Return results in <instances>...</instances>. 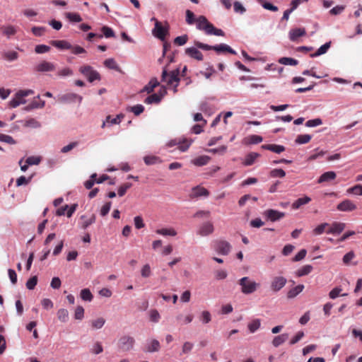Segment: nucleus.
Wrapping results in <instances>:
<instances>
[{
  "instance_id": "nucleus-1",
  "label": "nucleus",
  "mask_w": 362,
  "mask_h": 362,
  "mask_svg": "<svg viewBox=\"0 0 362 362\" xmlns=\"http://www.w3.org/2000/svg\"><path fill=\"white\" fill-rule=\"evenodd\" d=\"M197 29L204 31V33L209 35H224V32L221 29L215 28L212 23L209 22L204 16H199V19L197 20Z\"/></svg>"
},
{
  "instance_id": "nucleus-2",
  "label": "nucleus",
  "mask_w": 362,
  "mask_h": 362,
  "mask_svg": "<svg viewBox=\"0 0 362 362\" xmlns=\"http://www.w3.org/2000/svg\"><path fill=\"white\" fill-rule=\"evenodd\" d=\"M179 74L180 70L178 69L168 73L165 67L162 71V81L165 82L168 86L173 87L175 93L177 92V87L180 82Z\"/></svg>"
},
{
  "instance_id": "nucleus-3",
  "label": "nucleus",
  "mask_w": 362,
  "mask_h": 362,
  "mask_svg": "<svg viewBox=\"0 0 362 362\" xmlns=\"http://www.w3.org/2000/svg\"><path fill=\"white\" fill-rule=\"evenodd\" d=\"M194 45L203 50H214L217 53L227 52L232 54H236V52L234 49H233L229 45L223 43L216 45H209L207 44H204L199 41L195 40L194 42Z\"/></svg>"
},
{
  "instance_id": "nucleus-4",
  "label": "nucleus",
  "mask_w": 362,
  "mask_h": 362,
  "mask_svg": "<svg viewBox=\"0 0 362 362\" xmlns=\"http://www.w3.org/2000/svg\"><path fill=\"white\" fill-rule=\"evenodd\" d=\"M34 94V90L31 89L20 90L14 95L13 98L9 102L11 107H16L21 104L25 103V98Z\"/></svg>"
},
{
  "instance_id": "nucleus-5",
  "label": "nucleus",
  "mask_w": 362,
  "mask_h": 362,
  "mask_svg": "<svg viewBox=\"0 0 362 362\" xmlns=\"http://www.w3.org/2000/svg\"><path fill=\"white\" fill-rule=\"evenodd\" d=\"M238 284L241 286V291L244 294H250L254 293L259 286V284L252 281L247 276L241 278L239 280Z\"/></svg>"
},
{
  "instance_id": "nucleus-6",
  "label": "nucleus",
  "mask_w": 362,
  "mask_h": 362,
  "mask_svg": "<svg viewBox=\"0 0 362 362\" xmlns=\"http://www.w3.org/2000/svg\"><path fill=\"white\" fill-rule=\"evenodd\" d=\"M192 143V139H188L186 138H175L174 139L170 140L167 143L166 146L168 147H173L175 146H177V148L182 151L185 152L188 150L189 146Z\"/></svg>"
},
{
  "instance_id": "nucleus-7",
  "label": "nucleus",
  "mask_w": 362,
  "mask_h": 362,
  "mask_svg": "<svg viewBox=\"0 0 362 362\" xmlns=\"http://www.w3.org/2000/svg\"><path fill=\"white\" fill-rule=\"evenodd\" d=\"M55 69L56 65L46 60L40 62L33 68V71L37 73L51 72L55 71Z\"/></svg>"
},
{
  "instance_id": "nucleus-8",
  "label": "nucleus",
  "mask_w": 362,
  "mask_h": 362,
  "mask_svg": "<svg viewBox=\"0 0 362 362\" xmlns=\"http://www.w3.org/2000/svg\"><path fill=\"white\" fill-rule=\"evenodd\" d=\"M82 97L73 93H67L58 96L57 101L61 103H80Z\"/></svg>"
},
{
  "instance_id": "nucleus-9",
  "label": "nucleus",
  "mask_w": 362,
  "mask_h": 362,
  "mask_svg": "<svg viewBox=\"0 0 362 362\" xmlns=\"http://www.w3.org/2000/svg\"><path fill=\"white\" fill-rule=\"evenodd\" d=\"M287 280L285 277L281 276H274L270 284L271 290L273 292H278L286 284Z\"/></svg>"
},
{
  "instance_id": "nucleus-10",
  "label": "nucleus",
  "mask_w": 362,
  "mask_h": 362,
  "mask_svg": "<svg viewBox=\"0 0 362 362\" xmlns=\"http://www.w3.org/2000/svg\"><path fill=\"white\" fill-rule=\"evenodd\" d=\"M166 93V90L164 86L161 87L159 93H153L148 95L145 100L144 103L146 104L151 105V104H158L160 102L162 98Z\"/></svg>"
},
{
  "instance_id": "nucleus-11",
  "label": "nucleus",
  "mask_w": 362,
  "mask_h": 362,
  "mask_svg": "<svg viewBox=\"0 0 362 362\" xmlns=\"http://www.w3.org/2000/svg\"><path fill=\"white\" fill-rule=\"evenodd\" d=\"M152 33L156 37L161 40H164L165 35L168 33V29L163 26L161 23L158 21H156L155 26L152 30Z\"/></svg>"
},
{
  "instance_id": "nucleus-12",
  "label": "nucleus",
  "mask_w": 362,
  "mask_h": 362,
  "mask_svg": "<svg viewBox=\"0 0 362 362\" xmlns=\"http://www.w3.org/2000/svg\"><path fill=\"white\" fill-rule=\"evenodd\" d=\"M134 339L129 336H123L119 340V347L123 351H129L134 344Z\"/></svg>"
},
{
  "instance_id": "nucleus-13",
  "label": "nucleus",
  "mask_w": 362,
  "mask_h": 362,
  "mask_svg": "<svg viewBox=\"0 0 362 362\" xmlns=\"http://www.w3.org/2000/svg\"><path fill=\"white\" fill-rule=\"evenodd\" d=\"M214 248L219 254L226 255L229 253L231 246L227 241L218 240L216 242Z\"/></svg>"
},
{
  "instance_id": "nucleus-14",
  "label": "nucleus",
  "mask_w": 362,
  "mask_h": 362,
  "mask_svg": "<svg viewBox=\"0 0 362 362\" xmlns=\"http://www.w3.org/2000/svg\"><path fill=\"white\" fill-rule=\"evenodd\" d=\"M199 47H197L195 45L194 47H190L185 49V54L197 61H202L204 57L202 53L199 50Z\"/></svg>"
},
{
  "instance_id": "nucleus-15",
  "label": "nucleus",
  "mask_w": 362,
  "mask_h": 362,
  "mask_svg": "<svg viewBox=\"0 0 362 362\" xmlns=\"http://www.w3.org/2000/svg\"><path fill=\"white\" fill-rule=\"evenodd\" d=\"M264 216L271 221H276L285 216V213L274 209H268L264 211Z\"/></svg>"
},
{
  "instance_id": "nucleus-16",
  "label": "nucleus",
  "mask_w": 362,
  "mask_h": 362,
  "mask_svg": "<svg viewBox=\"0 0 362 362\" xmlns=\"http://www.w3.org/2000/svg\"><path fill=\"white\" fill-rule=\"evenodd\" d=\"M345 223L339 222H333L329 225V228L326 230L328 234H339L345 228Z\"/></svg>"
},
{
  "instance_id": "nucleus-17",
  "label": "nucleus",
  "mask_w": 362,
  "mask_h": 362,
  "mask_svg": "<svg viewBox=\"0 0 362 362\" xmlns=\"http://www.w3.org/2000/svg\"><path fill=\"white\" fill-rule=\"evenodd\" d=\"M337 208L341 211H351L356 209V206L352 201L346 199L339 203Z\"/></svg>"
},
{
  "instance_id": "nucleus-18",
  "label": "nucleus",
  "mask_w": 362,
  "mask_h": 362,
  "mask_svg": "<svg viewBox=\"0 0 362 362\" xmlns=\"http://www.w3.org/2000/svg\"><path fill=\"white\" fill-rule=\"evenodd\" d=\"M214 232V226L210 222H206L203 223L198 231V234L202 236H206L211 234Z\"/></svg>"
},
{
  "instance_id": "nucleus-19",
  "label": "nucleus",
  "mask_w": 362,
  "mask_h": 362,
  "mask_svg": "<svg viewBox=\"0 0 362 362\" xmlns=\"http://www.w3.org/2000/svg\"><path fill=\"white\" fill-rule=\"evenodd\" d=\"M305 30L303 28L291 29L288 33L289 39L291 41L295 42L298 40V37L305 35Z\"/></svg>"
},
{
  "instance_id": "nucleus-20",
  "label": "nucleus",
  "mask_w": 362,
  "mask_h": 362,
  "mask_svg": "<svg viewBox=\"0 0 362 362\" xmlns=\"http://www.w3.org/2000/svg\"><path fill=\"white\" fill-rule=\"evenodd\" d=\"M209 194V192L204 187L197 186L192 188V192L190 195L192 198L199 197H207Z\"/></svg>"
},
{
  "instance_id": "nucleus-21",
  "label": "nucleus",
  "mask_w": 362,
  "mask_h": 362,
  "mask_svg": "<svg viewBox=\"0 0 362 362\" xmlns=\"http://www.w3.org/2000/svg\"><path fill=\"white\" fill-rule=\"evenodd\" d=\"M159 86V82L156 78H153L151 81L146 84L144 88L141 90V92H146L147 93H151L153 92L154 88Z\"/></svg>"
},
{
  "instance_id": "nucleus-22",
  "label": "nucleus",
  "mask_w": 362,
  "mask_h": 362,
  "mask_svg": "<svg viewBox=\"0 0 362 362\" xmlns=\"http://www.w3.org/2000/svg\"><path fill=\"white\" fill-rule=\"evenodd\" d=\"M262 148L269 150L276 153H281L285 151V147L284 146L277 144H264L262 146Z\"/></svg>"
},
{
  "instance_id": "nucleus-23",
  "label": "nucleus",
  "mask_w": 362,
  "mask_h": 362,
  "mask_svg": "<svg viewBox=\"0 0 362 362\" xmlns=\"http://www.w3.org/2000/svg\"><path fill=\"white\" fill-rule=\"evenodd\" d=\"M337 175L334 171H328L323 173L317 180L318 183H322L325 182H329L336 178Z\"/></svg>"
},
{
  "instance_id": "nucleus-24",
  "label": "nucleus",
  "mask_w": 362,
  "mask_h": 362,
  "mask_svg": "<svg viewBox=\"0 0 362 362\" xmlns=\"http://www.w3.org/2000/svg\"><path fill=\"white\" fill-rule=\"evenodd\" d=\"M50 44L60 49H69L71 48V45L66 40H52Z\"/></svg>"
},
{
  "instance_id": "nucleus-25",
  "label": "nucleus",
  "mask_w": 362,
  "mask_h": 362,
  "mask_svg": "<svg viewBox=\"0 0 362 362\" xmlns=\"http://www.w3.org/2000/svg\"><path fill=\"white\" fill-rule=\"evenodd\" d=\"M260 156V154L255 152L248 153L243 161V165L246 166L252 165L255 160Z\"/></svg>"
},
{
  "instance_id": "nucleus-26",
  "label": "nucleus",
  "mask_w": 362,
  "mask_h": 362,
  "mask_svg": "<svg viewBox=\"0 0 362 362\" xmlns=\"http://www.w3.org/2000/svg\"><path fill=\"white\" fill-rule=\"evenodd\" d=\"M45 106V101L40 96L34 98L33 100L28 105V110L42 108Z\"/></svg>"
},
{
  "instance_id": "nucleus-27",
  "label": "nucleus",
  "mask_w": 362,
  "mask_h": 362,
  "mask_svg": "<svg viewBox=\"0 0 362 362\" xmlns=\"http://www.w3.org/2000/svg\"><path fill=\"white\" fill-rule=\"evenodd\" d=\"M211 160L208 156H200L192 160V163L197 166H203L206 165Z\"/></svg>"
},
{
  "instance_id": "nucleus-28",
  "label": "nucleus",
  "mask_w": 362,
  "mask_h": 362,
  "mask_svg": "<svg viewBox=\"0 0 362 362\" xmlns=\"http://www.w3.org/2000/svg\"><path fill=\"white\" fill-rule=\"evenodd\" d=\"M194 318L193 315L189 314L186 316H184L182 314H179L176 316V320L177 323L180 325H186L190 323Z\"/></svg>"
},
{
  "instance_id": "nucleus-29",
  "label": "nucleus",
  "mask_w": 362,
  "mask_h": 362,
  "mask_svg": "<svg viewBox=\"0 0 362 362\" xmlns=\"http://www.w3.org/2000/svg\"><path fill=\"white\" fill-rule=\"evenodd\" d=\"M160 348V342L157 339H152L145 348L146 352H156Z\"/></svg>"
},
{
  "instance_id": "nucleus-30",
  "label": "nucleus",
  "mask_w": 362,
  "mask_h": 362,
  "mask_svg": "<svg viewBox=\"0 0 362 362\" xmlns=\"http://www.w3.org/2000/svg\"><path fill=\"white\" fill-rule=\"evenodd\" d=\"M123 117L124 115H116V117L114 118H112L111 115H108L106 121L103 122L102 127H104L107 124H119Z\"/></svg>"
},
{
  "instance_id": "nucleus-31",
  "label": "nucleus",
  "mask_w": 362,
  "mask_h": 362,
  "mask_svg": "<svg viewBox=\"0 0 362 362\" xmlns=\"http://www.w3.org/2000/svg\"><path fill=\"white\" fill-rule=\"evenodd\" d=\"M304 289V286L303 284H300L296 286V287L290 289L287 293L288 298H293L297 296L300 293L303 291Z\"/></svg>"
},
{
  "instance_id": "nucleus-32",
  "label": "nucleus",
  "mask_w": 362,
  "mask_h": 362,
  "mask_svg": "<svg viewBox=\"0 0 362 362\" xmlns=\"http://www.w3.org/2000/svg\"><path fill=\"white\" fill-rule=\"evenodd\" d=\"M310 201H311V199L307 196H305L304 197L299 198L293 203L292 208L293 209H298L301 206L308 204Z\"/></svg>"
},
{
  "instance_id": "nucleus-33",
  "label": "nucleus",
  "mask_w": 362,
  "mask_h": 362,
  "mask_svg": "<svg viewBox=\"0 0 362 362\" xmlns=\"http://www.w3.org/2000/svg\"><path fill=\"white\" fill-rule=\"evenodd\" d=\"M2 33L6 35L8 38L16 35L17 33L16 28L13 25L3 26L1 28Z\"/></svg>"
},
{
  "instance_id": "nucleus-34",
  "label": "nucleus",
  "mask_w": 362,
  "mask_h": 362,
  "mask_svg": "<svg viewBox=\"0 0 362 362\" xmlns=\"http://www.w3.org/2000/svg\"><path fill=\"white\" fill-rule=\"evenodd\" d=\"M198 19H199V17L196 18L195 15L194 14V13L192 11L187 10L185 11V21L188 25H192L194 23H196V26L197 27V20Z\"/></svg>"
},
{
  "instance_id": "nucleus-35",
  "label": "nucleus",
  "mask_w": 362,
  "mask_h": 362,
  "mask_svg": "<svg viewBox=\"0 0 362 362\" xmlns=\"http://www.w3.org/2000/svg\"><path fill=\"white\" fill-rule=\"evenodd\" d=\"M58 320L62 322H66L69 320V311L65 308H60L57 313Z\"/></svg>"
},
{
  "instance_id": "nucleus-36",
  "label": "nucleus",
  "mask_w": 362,
  "mask_h": 362,
  "mask_svg": "<svg viewBox=\"0 0 362 362\" xmlns=\"http://www.w3.org/2000/svg\"><path fill=\"white\" fill-rule=\"evenodd\" d=\"M288 337V334H282L275 337L272 341V344L275 347H278L283 343H284Z\"/></svg>"
},
{
  "instance_id": "nucleus-37",
  "label": "nucleus",
  "mask_w": 362,
  "mask_h": 362,
  "mask_svg": "<svg viewBox=\"0 0 362 362\" xmlns=\"http://www.w3.org/2000/svg\"><path fill=\"white\" fill-rule=\"evenodd\" d=\"M330 45H331V42H326L325 44H324L323 45H322L317 50L316 52L310 55L311 57H318V56H320L322 54H325L328 49H329L330 47Z\"/></svg>"
},
{
  "instance_id": "nucleus-38",
  "label": "nucleus",
  "mask_w": 362,
  "mask_h": 362,
  "mask_svg": "<svg viewBox=\"0 0 362 362\" xmlns=\"http://www.w3.org/2000/svg\"><path fill=\"white\" fill-rule=\"evenodd\" d=\"M144 163L147 165H154L156 163H161V160L159 157L156 156H146L144 158Z\"/></svg>"
},
{
  "instance_id": "nucleus-39",
  "label": "nucleus",
  "mask_w": 362,
  "mask_h": 362,
  "mask_svg": "<svg viewBox=\"0 0 362 362\" xmlns=\"http://www.w3.org/2000/svg\"><path fill=\"white\" fill-rule=\"evenodd\" d=\"M104 65L110 69H113V70L120 71V69H119V66L117 65L115 60L112 58H110V59L105 60Z\"/></svg>"
},
{
  "instance_id": "nucleus-40",
  "label": "nucleus",
  "mask_w": 362,
  "mask_h": 362,
  "mask_svg": "<svg viewBox=\"0 0 362 362\" xmlns=\"http://www.w3.org/2000/svg\"><path fill=\"white\" fill-rule=\"evenodd\" d=\"M156 233L162 235L175 236L177 235L175 230L172 228L158 229Z\"/></svg>"
},
{
  "instance_id": "nucleus-41",
  "label": "nucleus",
  "mask_w": 362,
  "mask_h": 362,
  "mask_svg": "<svg viewBox=\"0 0 362 362\" xmlns=\"http://www.w3.org/2000/svg\"><path fill=\"white\" fill-rule=\"evenodd\" d=\"M279 62L284 65L296 66L298 64V60L291 57H281L279 59Z\"/></svg>"
},
{
  "instance_id": "nucleus-42",
  "label": "nucleus",
  "mask_w": 362,
  "mask_h": 362,
  "mask_svg": "<svg viewBox=\"0 0 362 362\" xmlns=\"http://www.w3.org/2000/svg\"><path fill=\"white\" fill-rule=\"evenodd\" d=\"M313 270V267L310 264H307V265H304L303 267H302L300 269H299L297 272H296V274L298 276H305V275H308V274H310Z\"/></svg>"
},
{
  "instance_id": "nucleus-43",
  "label": "nucleus",
  "mask_w": 362,
  "mask_h": 362,
  "mask_svg": "<svg viewBox=\"0 0 362 362\" xmlns=\"http://www.w3.org/2000/svg\"><path fill=\"white\" fill-rule=\"evenodd\" d=\"M329 224L327 223H323L317 226L314 230L313 233L315 235H321L329 228Z\"/></svg>"
},
{
  "instance_id": "nucleus-44",
  "label": "nucleus",
  "mask_w": 362,
  "mask_h": 362,
  "mask_svg": "<svg viewBox=\"0 0 362 362\" xmlns=\"http://www.w3.org/2000/svg\"><path fill=\"white\" fill-rule=\"evenodd\" d=\"M3 57L9 62H13L18 58V54L16 51H9L3 54Z\"/></svg>"
},
{
  "instance_id": "nucleus-45",
  "label": "nucleus",
  "mask_w": 362,
  "mask_h": 362,
  "mask_svg": "<svg viewBox=\"0 0 362 362\" xmlns=\"http://www.w3.org/2000/svg\"><path fill=\"white\" fill-rule=\"evenodd\" d=\"M91 177H92V186L93 185V184L95 182L102 183L104 181L109 180V178H110L109 176L105 174H103L101 176H100L98 178H97V174H95V173L92 174Z\"/></svg>"
},
{
  "instance_id": "nucleus-46",
  "label": "nucleus",
  "mask_w": 362,
  "mask_h": 362,
  "mask_svg": "<svg viewBox=\"0 0 362 362\" xmlns=\"http://www.w3.org/2000/svg\"><path fill=\"white\" fill-rule=\"evenodd\" d=\"M246 143L250 144H256L262 141L263 139L262 136L258 135H251L246 138Z\"/></svg>"
},
{
  "instance_id": "nucleus-47",
  "label": "nucleus",
  "mask_w": 362,
  "mask_h": 362,
  "mask_svg": "<svg viewBox=\"0 0 362 362\" xmlns=\"http://www.w3.org/2000/svg\"><path fill=\"white\" fill-rule=\"evenodd\" d=\"M259 3H260L262 7L267 10H269L272 11H277L278 8L276 6L272 5L271 3L267 2L264 0H257Z\"/></svg>"
},
{
  "instance_id": "nucleus-48",
  "label": "nucleus",
  "mask_w": 362,
  "mask_h": 362,
  "mask_svg": "<svg viewBox=\"0 0 362 362\" xmlns=\"http://www.w3.org/2000/svg\"><path fill=\"white\" fill-rule=\"evenodd\" d=\"M105 323V320L103 317H98L92 321V327L100 329Z\"/></svg>"
},
{
  "instance_id": "nucleus-49",
  "label": "nucleus",
  "mask_w": 362,
  "mask_h": 362,
  "mask_svg": "<svg viewBox=\"0 0 362 362\" xmlns=\"http://www.w3.org/2000/svg\"><path fill=\"white\" fill-rule=\"evenodd\" d=\"M260 327V320L259 319L254 320L248 324V329L251 333L256 332Z\"/></svg>"
},
{
  "instance_id": "nucleus-50",
  "label": "nucleus",
  "mask_w": 362,
  "mask_h": 362,
  "mask_svg": "<svg viewBox=\"0 0 362 362\" xmlns=\"http://www.w3.org/2000/svg\"><path fill=\"white\" fill-rule=\"evenodd\" d=\"M311 139V136L309 134H300L298 136L296 142L300 144L308 143Z\"/></svg>"
},
{
  "instance_id": "nucleus-51",
  "label": "nucleus",
  "mask_w": 362,
  "mask_h": 362,
  "mask_svg": "<svg viewBox=\"0 0 362 362\" xmlns=\"http://www.w3.org/2000/svg\"><path fill=\"white\" fill-rule=\"evenodd\" d=\"M200 320L204 324H207L211 320V316L209 311L204 310L201 313L199 317Z\"/></svg>"
},
{
  "instance_id": "nucleus-52",
  "label": "nucleus",
  "mask_w": 362,
  "mask_h": 362,
  "mask_svg": "<svg viewBox=\"0 0 362 362\" xmlns=\"http://www.w3.org/2000/svg\"><path fill=\"white\" fill-rule=\"evenodd\" d=\"M132 186V185L130 182H126L122 185L118 189V195L119 197L124 196L127 189H129Z\"/></svg>"
},
{
  "instance_id": "nucleus-53",
  "label": "nucleus",
  "mask_w": 362,
  "mask_h": 362,
  "mask_svg": "<svg viewBox=\"0 0 362 362\" xmlns=\"http://www.w3.org/2000/svg\"><path fill=\"white\" fill-rule=\"evenodd\" d=\"M66 17L71 22H81L82 21L81 16L76 13H66Z\"/></svg>"
},
{
  "instance_id": "nucleus-54",
  "label": "nucleus",
  "mask_w": 362,
  "mask_h": 362,
  "mask_svg": "<svg viewBox=\"0 0 362 362\" xmlns=\"http://www.w3.org/2000/svg\"><path fill=\"white\" fill-rule=\"evenodd\" d=\"M188 40V36L187 35H183L181 36H178L175 38L174 42L175 45L178 46H182L186 44Z\"/></svg>"
},
{
  "instance_id": "nucleus-55",
  "label": "nucleus",
  "mask_w": 362,
  "mask_h": 362,
  "mask_svg": "<svg viewBox=\"0 0 362 362\" xmlns=\"http://www.w3.org/2000/svg\"><path fill=\"white\" fill-rule=\"evenodd\" d=\"M209 153H212L214 154L215 153H218V154H221V155H223L226 151H227V146H221L218 148H211V149H208L206 150Z\"/></svg>"
},
{
  "instance_id": "nucleus-56",
  "label": "nucleus",
  "mask_w": 362,
  "mask_h": 362,
  "mask_svg": "<svg viewBox=\"0 0 362 362\" xmlns=\"http://www.w3.org/2000/svg\"><path fill=\"white\" fill-rule=\"evenodd\" d=\"M37 284V277L36 276H33L30 278L26 282V287L29 290H33Z\"/></svg>"
},
{
  "instance_id": "nucleus-57",
  "label": "nucleus",
  "mask_w": 362,
  "mask_h": 362,
  "mask_svg": "<svg viewBox=\"0 0 362 362\" xmlns=\"http://www.w3.org/2000/svg\"><path fill=\"white\" fill-rule=\"evenodd\" d=\"M150 320L153 322H158L160 319V315L157 310H151L149 312Z\"/></svg>"
},
{
  "instance_id": "nucleus-58",
  "label": "nucleus",
  "mask_w": 362,
  "mask_h": 362,
  "mask_svg": "<svg viewBox=\"0 0 362 362\" xmlns=\"http://www.w3.org/2000/svg\"><path fill=\"white\" fill-rule=\"evenodd\" d=\"M50 50V47L45 45H38L35 47V52L37 54H43L48 52Z\"/></svg>"
},
{
  "instance_id": "nucleus-59",
  "label": "nucleus",
  "mask_w": 362,
  "mask_h": 362,
  "mask_svg": "<svg viewBox=\"0 0 362 362\" xmlns=\"http://www.w3.org/2000/svg\"><path fill=\"white\" fill-rule=\"evenodd\" d=\"M348 193L354 194L356 195H362V185H357L347 189Z\"/></svg>"
},
{
  "instance_id": "nucleus-60",
  "label": "nucleus",
  "mask_w": 362,
  "mask_h": 362,
  "mask_svg": "<svg viewBox=\"0 0 362 362\" xmlns=\"http://www.w3.org/2000/svg\"><path fill=\"white\" fill-rule=\"evenodd\" d=\"M194 344L189 341H185L182 347V354H189L193 349Z\"/></svg>"
},
{
  "instance_id": "nucleus-61",
  "label": "nucleus",
  "mask_w": 362,
  "mask_h": 362,
  "mask_svg": "<svg viewBox=\"0 0 362 362\" xmlns=\"http://www.w3.org/2000/svg\"><path fill=\"white\" fill-rule=\"evenodd\" d=\"M73 74V71L70 68H64L58 71L57 75L59 77L70 76Z\"/></svg>"
},
{
  "instance_id": "nucleus-62",
  "label": "nucleus",
  "mask_w": 362,
  "mask_h": 362,
  "mask_svg": "<svg viewBox=\"0 0 362 362\" xmlns=\"http://www.w3.org/2000/svg\"><path fill=\"white\" fill-rule=\"evenodd\" d=\"M79 71L87 78V79L89 82H90V66H81L79 69Z\"/></svg>"
},
{
  "instance_id": "nucleus-63",
  "label": "nucleus",
  "mask_w": 362,
  "mask_h": 362,
  "mask_svg": "<svg viewBox=\"0 0 362 362\" xmlns=\"http://www.w3.org/2000/svg\"><path fill=\"white\" fill-rule=\"evenodd\" d=\"M286 175V173L282 169H274L270 172V176L272 177H284Z\"/></svg>"
},
{
  "instance_id": "nucleus-64",
  "label": "nucleus",
  "mask_w": 362,
  "mask_h": 362,
  "mask_svg": "<svg viewBox=\"0 0 362 362\" xmlns=\"http://www.w3.org/2000/svg\"><path fill=\"white\" fill-rule=\"evenodd\" d=\"M41 158L39 156H30L28 157L25 163H28V165H38L40 163Z\"/></svg>"
}]
</instances>
